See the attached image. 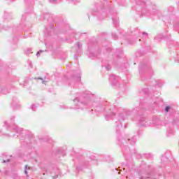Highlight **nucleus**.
Listing matches in <instances>:
<instances>
[{
  "instance_id": "423d86ee",
  "label": "nucleus",
  "mask_w": 179,
  "mask_h": 179,
  "mask_svg": "<svg viewBox=\"0 0 179 179\" xmlns=\"http://www.w3.org/2000/svg\"><path fill=\"white\" fill-rule=\"evenodd\" d=\"M139 124L141 127H150V125H152V122L150 120H148L145 119V117H141L139 120Z\"/></svg>"
},
{
  "instance_id": "6e6552de",
  "label": "nucleus",
  "mask_w": 179,
  "mask_h": 179,
  "mask_svg": "<svg viewBox=\"0 0 179 179\" xmlns=\"http://www.w3.org/2000/svg\"><path fill=\"white\" fill-rule=\"evenodd\" d=\"M155 127H162L163 125V122L160 120L159 117H153L152 119V123Z\"/></svg>"
},
{
  "instance_id": "7c9ffc66",
  "label": "nucleus",
  "mask_w": 179,
  "mask_h": 179,
  "mask_svg": "<svg viewBox=\"0 0 179 179\" xmlns=\"http://www.w3.org/2000/svg\"><path fill=\"white\" fill-rule=\"evenodd\" d=\"M10 159H4L3 161V163H8V162H10Z\"/></svg>"
},
{
  "instance_id": "c9c22d12",
  "label": "nucleus",
  "mask_w": 179,
  "mask_h": 179,
  "mask_svg": "<svg viewBox=\"0 0 179 179\" xmlns=\"http://www.w3.org/2000/svg\"><path fill=\"white\" fill-rule=\"evenodd\" d=\"M143 35L146 36V37H148V33H146V32H143Z\"/></svg>"
},
{
  "instance_id": "f704fd0d",
  "label": "nucleus",
  "mask_w": 179,
  "mask_h": 179,
  "mask_svg": "<svg viewBox=\"0 0 179 179\" xmlns=\"http://www.w3.org/2000/svg\"><path fill=\"white\" fill-rule=\"evenodd\" d=\"M60 108H66V106H65V105H61Z\"/></svg>"
},
{
  "instance_id": "9b49d317",
  "label": "nucleus",
  "mask_w": 179,
  "mask_h": 179,
  "mask_svg": "<svg viewBox=\"0 0 179 179\" xmlns=\"http://www.w3.org/2000/svg\"><path fill=\"white\" fill-rule=\"evenodd\" d=\"M115 117V113L111 110H110L108 114L106 115L105 118L107 120V121H109V120H113Z\"/></svg>"
},
{
  "instance_id": "1a4fd4ad",
  "label": "nucleus",
  "mask_w": 179,
  "mask_h": 179,
  "mask_svg": "<svg viewBox=\"0 0 179 179\" xmlns=\"http://www.w3.org/2000/svg\"><path fill=\"white\" fill-rule=\"evenodd\" d=\"M109 80L111 82L112 85H117V80H118V77L114 74L109 76Z\"/></svg>"
},
{
  "instance_id": "393cba45",
  "label": "nucleus",
  "mask_w": 179,
  "mask_h": 179,
  "mask_svg": "<svg viewBox=\"0 0 179 179\" xmlns=\"http://www.w3.org/2000/svg\"><path fill=\"white\" fill-rule=\"evenodd\" d=\"M44 51H43V50H39L37 53H36V56L37 57H40V54L41 53V52H43Z\"/></svg>"
},
{
  "instance_id": "39448f33",
  "label": "nucleus",
  "mask_w": 179,
  "mask_h": 179,
  "mask_svg": "<svg viewBox=\"0 0 179 179\" xmlns=\"http://www.w3.org/2000/svg\"><path fill=\"white\" fill-rule=\"evenodd\" d=\"M146 6H146L145 1H139L137 2L136 9H140V8H141V13L145 15V13H146V8H145Z\"/></svg>"
},
{
  "instance_id": "4c0bfd02",
  "label": "nucleus",
  "mask_w": 179,
  "mask_h": 179,
  "mask_svg": "<svg viewBox=\"0 0 179 179\" xmlns=\"http://www.w3.org/2000/svg\"><path fill=\"white\" fill-rule=\"evenodd\" d=\"M12 106L13 107H15V101L13 102Z\"/></svg>"
},
{
  "instance_id": "c85d7f7f",
  "label": "nucleus",
  "mask_w": 179,
  "mask_h": 179,
  "mask_svg": "<svg viewBox=\"0 0 179 179\" xmlns=\"http://www.w3.org/2000/svg\"><path fill=\"white\" fill-rule=\"evenodd\" d=\"M26 52H27V54L31 53V49H27Z\"/></svg>"
},
{
  "instance_id": "0eeeda50",
  "label": "nucleus",
  "mask_w": 179,
  "mask_h": 179,
  "mask_svg": "<svg viewBox=\"0 0 179 179\" xmlns=\"http://www.w3.org/2000/svg\"><path fill=\"white\" fill-rule=\"evenodd\" d=\"M54 25L52 24H49L44 31L45 36H52L54 34Z\"/></svg>"
},
{
  "instance_id": "a18cd8bd",
  "label": "nucleus",
  "mask_w": 179,
  "mask_h": 179,
  "mask_svg": "<svg viewBox=\"0 0 179 179\" xmlns=\"http://www.w3.org/2000/svg\"><path fill=\"white\" fill-rule=\"evenodd\" d=\"M10 1H15V0H10Z\"/></svg>"
},
{
  "instance_id": "dca6fc26",
  "label": "nucleus",
  "mask_w": 179,
  "mask_h": 179,
  "mask_svg": "<svg viewBox=\"0 0 179 179\" xmlns=\"http://www.w3.org/2000/svg\"><path fill=\"white\" fill-rule=\"evenodd\" d=\"M108 2L107 1H104L103 3V6H101V10H103V9H104V8H107V5H108Z\"/></svg>"
},
{
  "instance_id": "412c9836",
  "label": "nucleus",
  "mask_w": 179,
  "mask_h": 179,
  "mask_svg": "<svg viewBox=\"0 0 179 179\" xmlns=\"http://www.w3.org/2000/svg\"><path fill=\"white\" fill-rule=\"evenodd\" d=\"M35 79H38V80H42V83H45V81H44V78H35Z\"/></svg>"
},
{
  "instance_id": "2f4dec72",
  "label": "nucleus",
  "mask_w": 179,
  "mask_h": 179,
  "mask_svg": "<svg viewBox=\"0 0 179 179\" xmlns=\"http://www.w3.org/2000/svg\"><path fill=\"white\" fill-rule=\"evenodd\" d=\"M164 160H167V157H162V162H164Z\"/></svg>"
},
{
  "instance_id": "e433bc0d",
  "label": "nucleus",
  "mask_w": 179,
  "mask_h": 179,
  "mask_svg": "<svg viewBox=\"0 0 179 179\" xmlns=\"http://www.w3.org/2000/svg\"><path fill=\"white\" fill-rule=\"evenodd\" d=\"M145 157H150V154H146Z\"/></svg>"
},
{
  "instance_id": "6ab92c4d",
  "label": "nucleus",
  "mask_w": 179,
  "mask_h": 179,
  "mask_svg": "<svg viewBox=\"0 0 179 179\" xmlns=\"http://www.w3.org/2000/svg\"><path fill=\"white\" fill-rule=\"evenodd\" d=\"M31 109L32 111H36V110H37V106H36V105L33 104L31 107Z\"/></svg>"
},
{
  "instance_id": "4468645a",
  "label": "nucleus",
  "mask_w": 179,
  "mask_h": 179,
  "mask_svg": "<svg viewBox=\"0 0 179 179\" xmlns=\"http://www.w3.org/2000/svg\"><path fill=\"white\" fill-rule=\"evenodd\" d=\"M113 24H114V26H115V27H117L120 24V21H119L118 18H113Z\"/></svg>"
},
{
  "instance_id": "ddd939ff",
  "label": "nucleus",
  "mask_w": 179,
  "mask_h": 179,
  "mask_svg": "<svg viewBox=\"0 0 179 179\" xmlns=\"http://www.w3.org/2000/svg\"><path fill=\"white\" fill-rule=\"evenodd\" d=\"M77 47H78L77 52L78 54H80V52H82V43H80V42L77 43Z\"/></svg>"
},
{
  "instance_id": "473e14b6",
  "label": "nucleus",
  "mask_w": 179,
  "mask_h": 179,
  "mask_svg": "<svg viewBox=\"0 0 179 179\" xmlns=\"http://www.w3.org/2000/svg\"><path fill=\"white\" fill-rule=\"evenodd\" d=\"M49 2H51L52 3H55V2H57V0H49Z\"/></svg>"
},
{
  "instance_id": "f8f14e48",
  "label": "nucleus",
  "mask_w": 179,
  "mask_h": 179,
  "mask_svg": "<svg viewBox=\"0 0 179 179\" xmlns=\"http://www.w3.org/2000/svg\"><path fill=\"white\" fill-rule=\"evenodd\" d=\"M166 131H167V136H171L174 134V129H173V128L169 127Z\"/></svg>"
},
{
  "instance_id": "c03bdc74",
  "label": "nucleus",
  "mask_w": 179,
  "mask_h": 179,
  "mask_svg": "<svg viewBox=\"0 0 179 179\" xmlns=\"http://www.w3.org/2000/svg\"><path fill=\"white\" fill-rule=\"evenodd\" d=\"M124 127L127 128V125H125Z\"/></svg>"
},
{
  "instance_id": "4be33fe9",
  "label": "nucleus",
  "mask_w": 179,
  "mask_h": 179,
  "mask_svg": "<svg viewBox=\"0 0 179 179\" xmlns=\"http://www.w3.org/2000/svg\"><path fill=\"white\" fill-rule=\"evenodd\" d=\"M71 3H74V5H76L77 3H79V1L78 0H71Z\"/></svg>"
},
{
  "instance_id": "cd10ccee",
  "label": "nucleus",
  "mask_w": 179,
  "mask_h": 179,
  "mask_svg": "<svg viewBox=\"0 0 179 179\" xmlns=\"http://www.w3.org/2000/svg\"><path fill=\"white\" fill-rule=\"evenodd\" d=\"M163 38V36H162V35H159L158 36H156L155 37V40H157V38Z\"/></svg>"
},
{
  "instance_id": "b1692460",
  "label": "nucleus",
  "mask_w": 179,
  "mask_h": 179,
  "mask_svg": "<svg viewBox=\"0 0 179 179\" xmlns=\"http://www.w3.org/2000/svg\"><path fill=\"white\" fill-rule=\"evenodd\" d=\"M24 169H25V170H24V174H25V176H27V165H25Z\"/></svg>"
},
{
  "instance_id": "c756f323",
  "label": "nucleus",
  "mask_w": 179,
  "mask_h": 179,
  "mask_svg": "<svg viewBox=\"0 0 179 179\" xmlns=\"http://www.w3.org/2000/svg\"><path fill=\"white\" fill-rule=\"evenodd\" d=\"M143 92H144V93H148L149 92V89L145 88V89L143 90Z\"/></svg>"
},
{
  "instance_id": "a211bd4d",
  "label": "nucleus",
  "mask_w": 179,
  "mask_h": 179,
  "mask_svg": "<svg viewBox=\"0 0 179 179\" xmlns=\"http://www.w3.org/2000/svg\"><path fill=\"white\" fill-rule=\"evenodd\" d=\"M104 68L106 71H110V69H111V65H110V64H107L104 66Z\"/></svg>"
},
{
  "instance_id": "79ce46f5",
  "label": "nucleus",
  "mask_w": 179,
  "mask_h": 179,
  "mask_svg": "<svg viewBox=\"0 0 179 179\" xmlns=\"http://www.w3.org/2000/svg\"><path fill=\"white\" fill-rule=\"evenodd\" d=\"M129 44H134V42H129Z\"/></svg>"
},
{
  "instance_id": "f3484780",
  "label": "nucleus",
  "mask_w": 179,
  "mask_h": 179,
  "mask_svg": "<svg viewBox=\"0 0 179 179\" xmlns=\"http://www.w3.org/2000/svg\"><path fill=\"white\" fill-rule=\"evenodd\" d=\"M96 57H97V55H96V54H94V53L90 52V53L89 54V57H90V58H96Z\"/></svg>"
},
{
  "instance_id": "a19ab883",
  "label": "nucleus",
  "mask_w": 179,
  "mask_h": 179,
  "mask_svg": "<svg viewBox=\"0 0 179 179\" xmlns=\"http://www.w3.org/2000/svg\"><path fill=\"white\" fill-rule=\"evenodd\" d=\"M57 177H58V176H54V177H53V179L57 178Z\"/></svg>"
},
{
  "instance_id": "aec40b11",
  "label": "nucleus",
  "mask_w": 179,
  "mask_h": 179,
  "mask_svg": "<svg viewBox=\"0 0 179 179\" xmlns=\"http://www.w3.org/2000/svg\"><path fill=\"white\" fill-rule=\"evenodd\" d=\"M171 110V106H166V108H165L166 113H169V111H170Z\"/></svg>"
},
{
  "instance_id": "bb28decb",
  "label": "nucleus",
  "mask_w": 179,
  "mask_h": 179,
  "mask_svg": "<svg viewBox=\"0 0 179 179\" xmlns=\"http://www.w3.org/2000/svg\"><path fill=\"white\" fill-rule=\"evenodd\" d=\"M159 14H160V12H159V10H156L155 12V15H156V16H159Z\"/></svg>"
},
{
  "instance_id": "58836bf2",
  "label": "nucleus",
  "mask_w": 179,
  "mask_h": 179,
  "mask_svg": "<svg viewBox=\"0 0 179 179\" xmlns=\"http://www.w3.org/2000/svg\"><path fill=\"white\" fill-rule=\"evenodd\" d=\"M74 58H75V59H76L78 58V56H77V55H75V56H74Z\"/></svg>"
},
{
  "instance_id": "f257e3e1",
  "label": "nucleus",
  "mask_w": 179,
  "mask_h": 179,
  "mask_svg": "<svg viewBox=\"0 0 179 179\" xmlns=\"http://www.w3.org/2000/svg\"><path fill=\"white\" fill-rule=\"evenodd\" d=\"M75 99H73L74 105L76 106L74 108L76 110H79V108H83L85 106H89V107H92V106H94L93 102L94 103V96L90 92H87L85 93H77L75 96Z\"/></svg>"
},
{
  "instance_id": "f03ea898",
  "label": "nucleus",
  "mask_w": 179,
  "mask_h": 179,
  "mask_svg": "<svg viewBox=\"0 0 179 179\" xmlns=\"http://www.w3.org/2000/svg\"><path fill=\"white\" fill-rule=\"evenodd\" d=\"M132 115V111L127 108H120L117 110V115L115 119V127L116 132H120V129L122 127V122L128 120V117Z\"/></svg>"
},
{
  "instance_id": "ea45409f",
  "label": "nucleus",
  "mask_w": 179,
  "mask_h": 179,
  "mask_svg": "<svg viewBox=\"0 0 179 179\" xmlns=\"http://www.w3.org/2000/svg\"><path fill=\"white\" fill-rule=\"evenodd\" d=\"M29 66H31V68H32L31 62H29Z\"/></svg>"
},
{
  "instance_id": "7ed1b4c3",
  "label": "nucleus",
  "mask_w": 179,
  "mask_h": 179,
  "mask_svg": "<svg viewBox=\"0 0 179 179\" xmlns=\"http://www.w3.org/2000/svg\"><path fill=\"white\" fill-rule=\"evenodd\" d=\"M128 142L130 143V144L134 146V145H135L136 143V138L135 136H134L131 138H129V139H126L122 137H119L118 138V145H120V146L122 148V152L124 153V155H125L126 151H125V148H124V146H125V145H128Z\"/></svg>"
},
{
  "instance_id": "5701e85b",
  "label": "nucleus",
  "mask_w": 179,
  "mask_h": 179,
  "mask_svg": "<svg viewBox=\"0 0 179 179\" xmlns=\"http://www.w3.org/2000/svg\"><path fill=\"white\" fill-rule=\"evenodd\" d=\"M112 36H113V38H115V39L118 38V37L117 36V34H116L115 33H113V34H112Z\"/></svg>"
},
{
  "instance_id": "a878e982",
  "label": "nucleus",
  "mask_w": 179,
  "mask_h": 179,
  "mask_svg": "<svg viewBox=\"0 0 179 179\" xmlns=\"http://www.w3.org/2000/svg\"><path fill=\"white\" fill-rule=\"evenodd\" d=\"M140 179H153V178H152L150 177H148V176H146V177L142 176Z\"/></svg>"
},
{
  "instance_id": "72a5a7b5",
  "label": "nucleus",
  "mask_w": 179,
  "mask_h": 179,
  "mask_svg": "<svg viewBox=\"0 0 179 179\" xmlns=\"http://www.w3.org/2000/svg\"><path fill=\"white\" fill-rule=\"evenodd\" d=\"M129 150L131 152V153H136V151L135 150H130L129 149Z\"/></svg>"
},
{
  "instance_id": "37998d69",
  "label": "nucleus",
  "mask_w": 179,
  "mask_h": 179,
  "mask_svg": "<svg viewBox=\"0 0 179 179\" xmlns=\"http://www.w3.org/2000/svg\"><path fill=\"white\" fill-rule=\"evenodd\" d=\"M118 174H121V173L119 171V172H118Z\"/></svg>"
},
{
  "instance_id": "20e7f679",
  "label": "nucleus",
  "mask_w": 179,
  "mask_h": 179,
  "mask_svg": "<svg viewBox=\"0 0 179 179\" xmlns=\"http://www.w3.org/2000/svg\"><path fill=\"white\" fill-rule=\"evenodd\" d=\"M10 123L8 122H4V125L6 127V128H11V129H13L14 132H17V134H22V132L23 131V129L13 124V122H15V116H12L10 118Z\"/></svg>"
},
{
  "instance_id": "2eb2a0df",
  "label": "nucleus",
  "mask_w": 179,
  "mask_h": 179,
  "mask_svg": "<svg viewBox=\"0 0 179 179\" xmlns=\"http://www.w3.org/2000/svg\"><path fill=\"white\" fill-rule=\"evenodd\" d=\"M96 111H105L106 108H104V106H100L96 108Z\"/></svg>"
},
{
  "instance_id": "9d476101",
  "label": "nucleus",
  "mask_w": 179,
  "mask_h": 179,
  "mask_svg": "<svg viewBox=\"0 0 179 179\" xmlns=\"http://www.w3.org/2000/svg\"><path fill=\"white\" fill-rule=\"evenodd\" d=\"M80 79H81L80 73L77 74V76H73L72 77V81L71 83V85H73V83H75V82H76L77 83L78 82H80Z\"/></svg>"
}]
</instances>
